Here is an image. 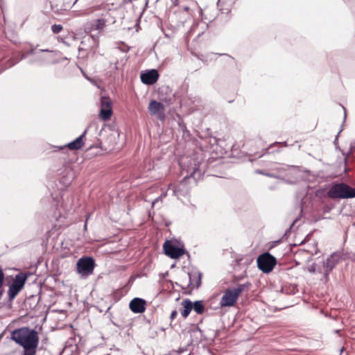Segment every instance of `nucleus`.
I'll return each instance as SVG.
<instances>
[{"mask_svg":"<svg viewBox=\"0 0 355 355\" xmlns=\"http://www.w3.org/2000/svg\"><path fill=\"white\" fill-rule=\"evenodd\" d=\"M10 339L23 349L21 355H36L40 343L38 332L29 327H21L11 331Z\"/></svg>","mask_w":355,"mask_h":355,"instance_id":"nucleus-1","label":"nucleus"},{"mask_svg":"<svg viewBox=\"0 0 355 355\" xmlns=\"http://www.w3.org/2000/svg\"><path fill=\"white\" fill-rule=\"evenodd\" d=\"M249 284H241L236 287L226 289L220 300L221 307L232 306L239 299V297L245 290L248 289Z\"/></svg>","mask_w":355,"mask_h":355,"instance_id":"nucleus-2","label":"nucleus"},{"mask_svg":"<svg viewBox=\"0 0 355 355\" xmlns=\"http://www.w3.org/2000/svg\"><path fill=\"white\" fill-rule=\"evenodd\" d=\"M327 196L332 199L354 198L355 189L343 183L336 184L330 188Z\"/></svg>","mask_w":355,"mask_h":355,"instance_id":"nucleus-3","label":"nucleus"},{"mask_svg":"<svg viewBox=\"0 0 355 355\" xmlns=\"http://www.w3.org/2000/svg\"><path fill=\"white\" fill-rule=\"evenodd\" d=\"M343 254L340 252H335L331 254L325 261L323 262L322 271H320V273L323 275V277L325 282L329 280V275L336 266L339 261L342 259Z\"/></svg>","mask_w":355,"mask_h":355,"instance_id":"nucleus-4","label":"nucleus"},{"mask_svg":"<svg viewBox=\"0 0 355 355\" xmlns=\"http://www.w3.org/2000/svg\"><path fill=\"white\" fill-rule=\"evenodd\" d=\"M95 266L94 260L91 257H83L76 263V271L82 277H87L93 273Z\"/></svg>","mask_w":355,"mask_h":355,"instance_id":"nucleus-5","label":"nucleus"},{"mask_svg":"<svg viewBox=\"0 0 355 355\" xmlns=\"http://www.w3.org/2000/svg\"><path fill=\"white\" fill-rule=\"evenodd\" d=\"M275 264V258L269 253H264L257 259L258 268L263 272H270Z\"/></svg>","mask_w":355,"mask_h":355,"instance_id":"nucleus-6","label":"nucleus"},{"mask_svg":"<svg viewBox=\"0 0 355 355\" xmlns=\"http://www.w3.org/2000/svg\"><path fill=\"white\" fill-rule=\"evenodd\" d=\"M27 279V276L24 273H19L15 276L13 282L9 286L8 295L9 297L13 299L23 288L25 282Z\"/></svg>","mask_w":355,"mask_h":355,"instance_id":"nucleus-7","label":"nucleus"},{"mask_svg":"<svg viewBox=\"0 0 355 355\" xmlns=\"http://www.w3.org/2000/svg\"><path fill=\"white\" fill-rule=\"evenodd\" d=\"M112 115V101L109 96H102L101 98V112L100 116L102 119L106 121L111 118Z\"/></svg>","mask_w":355,"mask_h":355,"instance_id":"nucleus-8","label":"nucleus"},{"mask_svg":"<svg viewBox=\"0 0 355 355\" xmlns=\"http://www.w3.org/2000/svg\"><path fill=\"white\" fill-rule=\"evenodd\" d=\"M163 248L165 254L172 259L178 258L184 254L182 248L172 244L168 241L164 243Z\"/></svg>","mask_w":355,"mask_h":355,"instance_id":"nucleus-9","label":"nucleus"},{"mask_svg":"<svg viewBox=\"0 0 355 355\" xmlns=\"http://www.w3.org/2000/svg\"><path fill=\"white\" fill-rule=\"evenodd\" d=\"M81 44L84 46L85 50L94 51L99 45L98 37L93 35H87L83 38ZM82 49H83V47Z\"/></svg>","mask_w":355,"mask_h":355,"instance_id":"nucleus-10","label":"nucleus"},{"mask_svg":"<svg viewBox=\"0 0 355 355\" xmlns=\"http://www.w3.org/2000/svg\"><path fill=\"white\" fill-rule=\"evenodd\" d=\"M164 108L163 103L155 100L151 101L148 105V111L150 114L157 115L161 119H164Z\"/></svg>","mask_w":355,"mask_h":355,"instance_id":"nucleus-11","label":"nucleus"},{"mask_svg":"<svg viewBox=\"0 0 355 355\" xmlns=\"http://www.w3.org/2000/svg\"><path fill=\"white\" fill-rule=\"evenodd\" d=\"M146 300L142 298L135 297L130 301L129 307L135 313H142L146 310Z\"/></svg>","mask_w":355,"mask_h":355,"instance_id":"nucleus-12","label":"nucleus"},{"mask_svg":"<svg viewBox=\"0 0 355 355\" xmlns=\"http://www.w3.org/2000/svg\"><path fill=\"white\" fill-rule=\"evenodd\" d=\"M158 78L159 73L155 69H151L141 75L142 83L146 85H153L157 82Z\"/></svg>","mask_w":355,"mask_h":355,"instance_id":"nucleus-13","label":"nucleus"},{"mask_svg":"<svg viewBox=\"0 0 355 355\" xmlns=\"http://www.w3.org/2000/svg\"><path fill=\"white\" fill-rule=\"evenodd\" d=\"M86 133H87V130H85L81 135H80L78 137H77L73 141L69 143L67 145V146L70 150H79V149H80L83 146V145H84L83 137H85Z\"/></svg>","mask_w":355,"mask_h":355,"instance_id":"nucleus-14","label":"nucleus"},{"mask_svg":"<svg viewBox=\"0 0 355 355\" xmlns=\"http://www.w3.org/2000/svg\"><path fill=\"white\" fill-rule=\"evenodd\" d=\"M106 22L107 20L105 18L101 17L92 21L87 28L89 31H98L101 32L105 26Z\"/></svg>","mask_w":355,"mask_h":355,"instance_id":"nucleus-15","label":"nucleus"},{"mask_svg":"<svg viewBox=\"0 0 355 355\" xmlns=\"http://www.w3.org/2000/svg\"><path fill=\"white\" fill-rule=\"evenodd\" d=\"M182 305L184 309L181 311V314L184 318H187L193 309V304L190 300L186 299L182 302Z\"/></svg>","mask_w":355,"mask_h":355,"instance_id":"nucleus-16","label":"nucleus"},{"mask_svg":"<svg viewBox=\"0 0 355 355\" xmlns=\"http://www.w3.org/2000/svg\"><path fill=\"white\" fill-rule=\"evenodd\" d=\"M194 311L198 314H202L205 311V305L202 301L198 300L196 301L193 304V308Z\"/></svg>","mask_w":355,"mask_h":355,"instance_id":"nucleus-17","label":"nucleus"},{"mask_svg":"<svg viewBox=\"0 0 355 355\" xmlns=\"http://www.w3.org/2000/svg\"><path fill=\"white\" fill-rule=\"evenodd\" d=\"M63 30L61 24H53L51 26V31L54 34H58Z\"/></svg>","mask_w":355,"mask_h":355,"instance_id":"nucleus-18","label":"nucleus"},{"mask_svg":"<svg viewBox=\"0 0 355 355\" xmlns=\"http://www.w3.org/2000/svg\"><path fill=\"white\" fill-rule=\"evenodd\" d=\"M308 270L311 273L320 272V271H322V269L318 268L317 265L315 263H313L308 268Z\"/></svg>","mask_w":355,"mask_h":355,"instance_id":"nucleus-19","label":"nucleus"},{"mask_svg":"<svg viewBox=\"0 0 355 355\" xmlns=\"http://www.w3.org/2000/svg\"><path fill=\"white\" fill-rule=\"evenodd\" d=\"M198 167H199V164H194V166L192 167V168H188L187 169V172L190 173L191 176H193L196 171L198 170Z\"/></svg>","mask_w":355,"mask_h":355,"instance_id":"nucleus-20","label":"nucleus"},{"mask_svg":"<svg viewBox=\"0 0 355 355\" xmlns=\"http://www.w3.org/2000/svg\"><path fill=\"white\" fill-rule=\"evenodd\" d=\"M166 196V193H163L160 196L157 197L154 200L153 202V206L155 205L156 202H157L159 200H162L163 198Z\"/></svg>","mask_w":355,"mask_h":355,"instance_id":"nucleus-21","label":"nucleus"},{"mask_svg":"<svg viewBox=\"0 0 355 355\" xmlns=\"http://www.w3.org/2000/svg\"><path fill=\"white\" fill-rule=\"evenodd\" d=\"M3 278H4V275H3L2 269L0 268V286H2V284L3 283Z\"/></svg>","mask_w":355,"mask_h":355,"instance_id":"nucleus-22","label":"nucleus"},{"mask_svg":"<svg viewBox=\"0 0 355 355\" xmlns=\"http://www.w3.org/2000/svg\"><path fill=\"white\" fill-rule=\"evenodd\" d=\"M177 315H178L177 311L176 310L173 311L170 315L171 319L174 320L176 318Z\"/></svg>","mask_w":355,"mask_h":355,"instance_id":"nucleus-23","label":"nucleus"},{"mask_svg":"<svg viewBox=\"0 0 355 355\" xmlns=\"http://www.w3.org/2000/svg\"><path fill=\"white\" fill-rule=\"evenodd\" d=\"M84 15H85L84 12L80 13V12H73V17H80V16H83Z\"/></svg>","mask_w":355,"mask_h":355,"instance_id":"nucleus-24","label":"nucleus"},{"mask_svg":"<svg viewBox=\"0 0 355 355\" xmlns=\"http://www.w3.org/2000/svg\"><path fill=\"white\" fill-rule=\"evenodd\" d=\"M282 144L284 146H288V144H287V142H286V141H284V142H283V143L275 142V143L272 144V146L276 145V144Z\"/></svg>","mask_w":355,"mask_h":355,"instance_id":"nucleus-25","label":"nucleus"},{"mask_svg":"<svg viewBox=\"0 0 355 355\" xmlns=\"http://www.w3.org/2000/svg\"><path fill=\"white\" fill-rule=\"evenodd\" d=\"M57 40H58V41L59 42L65 43L64 38H62V37H58Z\"/></svg>","mask_w":355,"mask_h":355,"instance_id":"nucleus-26","label":"nucleus"},{"mask_svg":"<svg viewBox=\"0 0 355 355\" xmlns=\"http://www.w3.org/2000/svg\"><path fill=\"white\" fill-rule=\"evenodd\" d=\"M178 1H179V0H171V1L173 2V3L175 6L178 5Z\"/></svg>","mask_w":355,"mask_h":355,"instance_id":"nucleus-27","label":"nucleus"},{"mask_svg":"<svg viewBox=\"0 0 355 355\" xmlns=\"http://www.w3.org/2000/svg\"><path fill=\"white\" fill-rule=\"evenodd\" d=\"M200 283V275H199L198 283L197 284L198 286H199Z\"/></svg>","mask_w":355,"mask_h":355,"instance_id":"nucleus-28","label":"nucleus"},{"mask_svg":"<svg viewBox=\"0 0 355 355\" xmlns=\"http://www.w3.org/2000/svg\"><path fill=\"white\" fill-rule=\"evenodd\" d=\"M173 193L175 195H177V189H173Z\"/></svg>","mask_w":355,"mask_h":355,"instance_id":"nucleus-29","label":"nucleus"},{"mask_svg":"<svg viewBox=\"0 0 355 355\" xmlns=\"http://www.w3.org/2000/svg\"><path fill=\"white\" fill-rule=\"evenodd\" d=\"M78 0H75L73 3V6H74L77 2H78Z\"/></svg>","mask_w":355,"mask_h":355,"instance_id":"nucleus-30","label":"nucleus"},{"mask_svg":"<svg viewBox=\"0 0 355 355\" xmlns=\"http://www.w3.org/2000/svg\"><path fill=\"white\" fill-rule=\"evenodd\" d=\"M180 165L182 167V161L180 162Z\"/></svg>","mask_w":355,"mask_h":355,"instance_id":"nucleus-31","label":"nucleus"}]
</instances>
